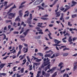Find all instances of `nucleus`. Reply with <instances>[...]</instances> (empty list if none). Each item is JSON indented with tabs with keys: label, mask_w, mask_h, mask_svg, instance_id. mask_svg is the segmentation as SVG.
<instances>
[{
	"label": "nucleus",
	"mask_w": 77,
	"mask_h": 77,
	"mask_svg": "<svg viewBox=\"0 0 77 77\" xmlns=\"http://www.w3.org/2000/svg\"><path fill=\"white\" fill-rule=\"evenodd\" d=\"M32 57L34 58L33 59V60H35V62H41V61L42 60V59H38V58H36V57L34 56H32Z\"/></svg>",
	"instance_id": "7ed1b4c3"
},
{
	"label": "nucleus",
	"mask_w": 77,
	"mask_h": 77,
	"mask_svg": "<svg viewBox=\"0 0 77 77\" xmlns=\"http://www.w3.org/2000/svg\"><path fill=\"white\" fill-rule=\"evenodd\" d=\"M16 53V50H14V51L12 52L11 53H13V54H14V53Z\"/></svg>",
	"instance_id": "5fc2aeb1"
},
{
	"label": "nucleus",
	"mask_w": 77,
	"mask_h": 77,
	"mask_svg": "<svg viewBox=\"0 0 77 77\" xmlns=\"http://www.w3.org/2000/svg\"><path fill=\"white\" fill-rule=\"evenodd\" d=\"M34 5H38V2L37 0L35 1L33 3Z\"/></svg>",
	"instance_id": "f704fd0d"
},
{
	"label": "nucleus",
	"mask_w": 77,
	"mask_h": 77,
	"mask_svg": "<svg viewBox=\"0 0 77 77\" xmlns=\"http://www.w3.org/2000/svg\"><path fill=\"white\" fill-rule=\"evenodd\" d=\"M24 45H25V47H28V45L27 44H26L25 43L23 44Z\"/></svg>",
	"instance_id": "e2e57ef3"
},
{
	"label": "nucleus",
	"mask_w": 77,
	"mask_h": 77,
	"mask_svg": "<svg viewBox=\"0 0 77 77\" xmlns=\"http://www.w3.org/2000/svg\"><path fill=\"white\" fill-rule=\"evenodd\" d=\"M41 5H42V7L44 8V6L45 5V4L44 3H42V4Z\"/></svg>",
	"instance_id": "4d7b16f0"
},
{
	"label": "nucleus",
	"mask_w": 77,
	"mask_h": 77,
	"mask_svg": "<svg viewBox=\"0 0 77 77\" xmlns=\"http://www.w3.org/2000/svg\"><path fill=\"white\" fill-rule=\"evenodd\" d=\"M23 51L24 52V53H26L28 51V48H27L26 49L25 48H23Z\"/></svg>",
	"instance_id": "1a4fd4ad"
},
{
	"label": "nucleus",
	"mask_w": 77,
	"mask_h": 77,
	"mask_svg": "<svg viewBox=\"0 0 77 77\" xmlns=\"http://www.w3.org/2000/svg\"><path fill=\"white\" fill-rule=\"evenodd\" d=\"M42 75H44V74H45V72L43 71L42 72Z\"/></svg>",
	"instance_id": "338daca9"
},
{
	"label": "nucleus",
	"mask_w": 77,
	"mask_h": 77,
	"mask_svg": "<svg viewBox=\"0 0 77 77\" xmlns=\"http://www.w3.org/2000/svg\"><path fill=\"white\" fill-rule=\"evenodd\" d=\"M56 15H57L56 17H59L60 16V12H58L56 13Z\"/></svg>",
	"instance_id": "f8f14e48"
},
{
	"label": "nucleus",
	"mask_w": 77,
	"mask_h": 77,
	"mask_svg": "<svg viewBox=\"0 0 77 77\" xmlns=\"http://www.w3.org/2000/svg\"><path fill=\"white\" fill-rule=\"evenodd\" d=\"M45 68V71H47V70L49 69H50V64H49Z\"/></svg>",
	"instance_id": "423d86ee"
},
{
	"label": "nucleus",
	"mask_w": 77,
	"mask_h": 77,
	"mask_svg": "<svg viewBox=\"0 0 77 77\" xmlns=\"http://www.w3.org/2000/svg\"><path fill=\"white\" fill-rule=\"evenodd\" d=\"M72 3L73 5H71V7H72L74 6H75L77 4V2H75L74 1L72 2Z\"/></svg>",
	"instance_id": "4468645a"
},
{
	"label": "nucleus",
	"mask_w": 77,
	"mask_h": 77,
	"mask_svg": "<svg viewBox=\"0 0 77 77\" xmlns=\"http://www.w3.org/2000/svg\"><path fill=\"white\" fill-rule=\"evenodd\" d=\"M66 75V77H69V75H68V74L66 73H64V74L63 75V77H65Z\"/></svg>",
	"instance_id": "a878e982"
},
{
	"label": "nucleus",
	"mask_w": 77,
	"mask_h": 77,
	"mask_svg": "<svg viewBox=\"0 0 77 77\" xmlns=\"http://www.w3.org/2000/svg\"><path fill=\"white\" fill-rule=\"evenodd\" d=\"M6 65V63H1L0 64V71H1V69H2L4 66H5Z\"/></svg>",
	"instance_id": "6e6552de"
},
{
	"label": "nucleus",
	"mask_w": 77,
	"mask_h": 77,
	"mask_svg": "<svg viewBox=\"0 0 77 77\" xmlns=\"http://www.w3.org/2000/svg\"><path fill=\"white\" fill-rule=\"evenodd\" d=\"M69 8H66L63 11V12H66L68 10V9Z\"/></svg>",
	"instance_id": "a18cd8bd"
},
{
	"label": "nucleus",
	"mask_w": 77,
	"mask_h": 77,
	"mask_svg": "<svg viewBox=\"0 0 77 77\" xmlns=\"http://www.w3.org/2000/svg\"><path fill=\"white\" fill-rule=\"evenodd\" d=\"M26 58L27 59V60L28 61H30V57H29V56H27L26 57Z\"/></svg>",
	"instance_id": "58836bf2"
},
{
	"label": "nucleus",
	"mask_w": 77,
	"mask_h": 77,
	"mask_svg": "<svg viewBox=\"0 0 77 77\" xmlns=\"http://www.w3.org/2000/svg\"><path fill=\"white\" fill-rule=\"evenodd\" d=\"M55 69H56V67H54L52 68L51 69V72H53L54 71Z\"/></svg>",
	"instance_id": "a211bd4d"
},
{
	"label": "nucleus",
	"mask_w": 77,
	"mask_h": 77,
	"mask_svg": "<svg viewBox=\"0 0 77 77\" xmlns=\"http://www.w3.org/2000/svg\"><path fill=\"white\" fill-rule=\"evenodd\" d=\"M50 54L52 55L53 54V51L51 50L49 51V53Z\"/></svg>",
	"instance_id": "79ce46f5"
},
{
	"label": "nucleus",
	"mask_w": 77,
	"mask_h": 77,
	"mask_svg": "<svg viewBox=\"0 0 77 77\" xmlns=\"http://www.w3.org/2000/svg\"><path fill=\"white\" fill-rule=\"evenodd\" d=\"M6 75V74L5 73H0V75H3L4 76H5Z\"/></svg>",
	"instance_id": "c9c22d12"
},
{
	"label": "nucleus",
	"mask_w": 77,
	"mask_h": 77,
	"mask_svg": "<svg viewBox=\"0 0 77 77\" xmlns=\"http://www.w3.org/2000/svg\"><path fill=\"white\" fill-rule=\"evenodd\" d=\"M63 64V62H62L61 63H60L59 64H58V66H61V65H62Z\"/></svg>",
	"instance_id": "e433bc0d"
},
{
	"label": "nucleus",
	"mask_w": 77,
	"mask_h": 77,
	"mask_svg": "<svg viewBox=\"0 0 77 77\" xmlns=\"http://www.w3.org/2000/svg\"><path fill=\"white\" fill-rule=\"evenodd\" d=\"M29 27H33L34 26L30 24L29 25Z\"/></svg>",
	"instance_id": "680f3d73"
},
{
	"label": "nucleus",
	"mask_w": 77,
	"mask_h": 77,
	"mask_svg": "<svg viewBox=\"0 0 77 77\" xmlns=\"http://www.w3.org/2000/svg\"><path fill=\"white\" fill-rule=\"evenodd\" d=\"M20 20H21V19L20 18L19 16H18L15 20V21H17L18 22H20Z\"/></svg>",
	"instance_id": "2eb2a0df"
},
{
	"label": "nucleus",
	"mask_w": 77,
	"mask_h": 77,
	"mask_svg": "<svg viewBox=\"0 0 77 77\" xmlns=\"http://www.w3.org/2000/svg\"><path fill=\"white\" fill-rule=\"evenodd\" d=\"M37 54L38 55H39V56H42V57L44 56V55H43V54L41 53H38Z\"/></svg>",
	"instance_id": "412c9836"
},
{
	"label": "nucleus",
	"mask_w": 77,
	"mask_h": 77,
	"mask_svg": "<svg viewBox=\"0 0 77 77\" xmlns=\"http://www.w3.org/2000/svg\"><path fill=\"white\" fill-rule=\"evenodd\" d=\"M37 4L39 5L40 4V3H42V0H37Z\"/></svg>",
	"instance_id": "c85d7f7f"
},
{
	"label": "nucleus",
	"mask_w": 77,
	"mask_h": 77,
	"mask_svg": "<svg viewBox=\"0 0 77 77\" xmlns=\"http://www.w3.org/2000/svg\"><path fill=\"white\" fill-rule=\"evenodd\" d=\"M13 33L14 34H18V33H19V32L18 31H14L13 32Z\"/></svg>",
	"instance_id": "37998d69"
},
{
	"label": "nucleus",
	"mask_w": 77,
	"mask_h": 77,
	"mask_svg": "<svg viewBox=\"0 0 77 77\" xmlns=\"http://www.w3.org/2000/svg\"><path fill=\"white\" fill-rule=\"evenodd\" d=\"M57 72H54V74L52 75V77H54L57 75Z\"/></svg>",
	"instance_id": "4be33fe9"
},
{
	"label": "nucleus",
	"mask_w": 77,
	"mask_h": 77,
	"mask_svg": "<svg viewBox=\"0 0 77 77\" xmlns=\"http://www.w3.org/2000/svg\"><path fill=\"white\" fill-rule=\"evenodd\" d=\"M69 42H72V39H69Z\"/></svg>",
	"instance_id": "bf43d9fd"
},
{
	"label": "nucleus",
	"mask_w": 77,
	"mask_h": 77,
	"mask_svg": "<svg viewBox=\"0 0 77 77\" xmlns=\"http://www.w3.org/2000/svg\"><path fill=\"white\" fill-rule=\"evenodd\" d=\"M24 68H23L20 70L21 73H23L24 72Z\"/></svg>",
	"instance_id": "4c0bfd02"
},
{
	"label": "nucleus",
	"mask_w": 77,
	"mask_h": 77,
	"mask_svg": "<svg viewBox=\"0 0 77 77\" xmlns=\"http://www.w3.org/2000/svg\"><path fill=\"white\" fill-rule=\"evenodd\" d=\"M23 7H24V5H21L20 6L19 8V9H21Z\"/></svg>",
	"instance_id": "09e8293b"
},
{
	"label": "nucleus",
	"mask_w": 77,
	"mask_h": 77,
	"mask_svg": "<svg viewBox=\"0 0 77 77\" xmlns=\"http://www.w3.org/2000/svg\"><path fill=\"white\" fill-rule=\"evenodd\" d=\"M74 67H73V71H75V69H76V68H77V62H75L74 63Z\"/></svg>",
	"instance_id": "39448f33"
},
{
	"label": "nucleus",
	"mask_w": 77,
	"mask_h": 77,
	"mask_svg": "<svg viewBox=\"0 0 77 77\" xmlns=\"http://www.w3.org/2000/svg\"><path fill=\"white\" fill-rule=\"evenodd\" d=\"M50 56H51L50 54H46L45 55V57H50Z\"/></svg>",
	"instance_id": "aec40b11"
},
{
	"label": "nucleus",
	"mask_w": 77,
	"mask_h": 77,
	"mask_svg": "<svg viewBox=\"0 0 77 77\" xmlns=\"http://www.w3.org/2000/svg\"><path fill=\"white\" fill-rule=\"evenodd\" d=\"M41 37V35H40L36 37L35 38L36 39H40V37Z\"/></svg>",
	"instance_id": "72a5a7b5"
},
{
	"label": "nucleus",
	"mask_w": 77,
	"mask_h": 77,
	"mask_svg": "<svg viewBox=\"0 0 77 77\" xmlns=\"http://www.w3.org/2000/svg\"><path fill=\"white\" fill-rule=\"evenodd\" d=\"M65 69H63V70H62L61 71L60 73H63L64 72H65Z\"/></svg>",
	"instance_id": "49530a36"
},
{
	"label": "nucleus",
	"mask_w": 77,
	"mask_h": 77,
	"mask_svg": "<svg viewBox=\"0 0 77 77\" xmlns=\"http://www.w3.org/2000/svg\"><path fill=\"white\" fill-rule=\"evenodd\" d=\"M46 60L47 59L45 58H44V59H43V62H45Z\"/></svg>",
	"instance_id": "052dcab7"
},
{
	"label": "nucleus",
	"mask_w": 77,
	"mask_h": 77,
	"mask_svg": "<svg viewBox=\"0 0 77 77\" xmlns=\"http://www.w3.org/2000/svg\"><path fill=\"white\" fill-rule=\"evenodd\" d=\"M57 1H58L57 0V1H55L54 3H53V5H50V7H51V8H53V7L56 3V2H57Z\"/></svg>",
	"instance_id": "dca6fc26"
},
{
	"label": "nucleus",
	"mask_w": 77,
	"mask_h": 77,
	"mask_svg": "<svg viewBox=\"0 0 77 77\" xmlns=\"http://www.w3.org/2000/svg\"><path fill=\"white\" fill-rule=\"evenodd\" d=\"M66 47V46H62L61 47H59L60 49H62V48H65Z\"/></svg>",
	"instance_id": "c03bdc74"
},
{
	"label": "nucleus",
	"mask_w": 77,
	"mask_h": 77,
	"mask_svg": "<svg viewBox=\"0 0 77 77\" xmlns=\"http://www.w3.org/2000/svg\"><path fill=\"white\" fill-rule=\"evenodd\" d=\"M64 9H65V8H63V7L62 6L61 7L60 10V11H63L64 10Z\"/></svg>",
	"instance_id": "ea45409f"
},
{
	"label": "nucleus",
	"mask_w": 77,
	"mask_h": 77,
	"mask_svg": "<svg viewBox=\"0 0 77 77\" xmlns=\"http://www.w3.org/2000/svg\"><path fill=\"white\" fill-rule=\"evenodd\" d=\"M37 8H39V10H40V9H42V10H44V8L41 7V6H38Z\"/></svg>",
	"instance_id": "5701e85b"
},
{
	"label": "nucleus",
	"mask_w": 77,
	"mask_h": 77,
	"mask_svg": "<svg viewBox=\"0 0 77 77\" xmlns=\"http://www.w3.org/2000/svg\"><path fill=\"white\" fill-rule=\"evenodd\" d=\"M48 32H49V34H48V35L50 39H53V38L52 37H51V35H51V33H50V31H48Z\"/></svg>",
	"instance_id": "f3484780"
},
{
	"label": "nucleus",
	"mask_w": 77,
	"mask_h": 77,
	"mask_svg": "<svg viewBox=\"0 0 77 77\" xmlns=\"http://www.w3.org/2000/svg\"><path fill=\"white\" fill-rule=\"evenodd\" d=\"M29 15L30 17L29 19V20H32V14H29Z\"/></svg>",
	"instance_id": "bb28decb"
},
{
	"label": "nucleus",
	"mask_w": 77,
	"mask_h": 77,
	"mask_svg": "<svg viewBox=\"0 0 77 77\" xmlns=\"http://www.w3.org/2000/svg\"><path fill=\"white\" fill-rule=\"evenodd\" d=\"M26 54H24L23 56L20 58V60H23V59H24V57H25V56H26Z\"/></svg>",
	"instance_id": "7c9ffc66"
},
{
	"label": "nucleus",
	"mask_w": 77,
	"mask_h": 77,
	"mask_svg": "<svg viewBox=\"0 0 77 77\" xmlns=\"http://www.w3.org/2000/svg\"><path fill=\"white\" fill-rule=\"evenodd\" d=\"M8 3V2H5V4L4 5V6H7V3Z\"/></svg>",
	"instance_id": "13d9d810"
},
{
	"label": "nucleus",
	"mask_w": 77,
	"mask_h": 77,
	"mask_svg": "<svg viewBox=\"0 0 77 77\" xmlns=\"http://www.w3.org/2000/svg\"><path fill=\"white\" fill-rule=\"evenodd\" d=\"M77 56V54H75L73 55L72 56Z\"/></svg>",
	"instance_id": "774afa93"
},
{
	"label": "nucleus",
	"mask_w": 77,
	"mask_h": 77,
	"mask_svg": "<svg viewBox=\"0 0 77 77\" xmlns=\"http://www.w3.org/2000/svg\"><path fill=\"white\" fill-rule=\"evenodd\" d=\"M3 35H4V38H3V40H4L6 38V35L4 34H3Z\"/></svg>",
	"instance_id": "a19ab883"
},
{
	"label": "nucleus",
	"mask_w": 77,
	"mask_h": 77,
	"mask_svg": "<svg viewBox=\"0 0 77 77\" xmlns=\"http://www.w3.org/2000/svg\"><path fill=\"white\" fill-rule=\"evenodd\" d=\"M48 17V14H45V15H44L42 16V17Z\"/></svg>",
	"instance_id": "3c124183"
},
{
	"label": "nucleus",
	"mask_w": 77,
	"mask_h": 77,
	"mask_svg": "<svg viewBox=\"0 0 77 77\" xmlns=\"http://www.w3.org/2000/svg\"><path fill=\"white\" fill-rule=\"evenodd\" d=\"M22 12L23 11H22V10H20L19 11V13L20 17H21L23 16V13H22Z\"/></svg>",
	"instance_id": "ddd939ff"
},
{
	"label": "nucleus",
	"mask_w": 77,
	"mask_h": 77,
	"mask_svg": "<svg viewBox=\"0 0 77 77\" xmlns=\"http://www.w3.org/2000/svg\"><path fill=\"white\" fill-rule=\"evenodd\" d=\"M21 40L23 42H25L26 41V39L25 38H21Z\"/></svg>",
	"instance_id": "864d4df0"
},
{
	"label": "nucleus",
	"mask_w": 77,
	"mask_h": 77,
	"mask_svg": "<svg viewBox=\"0 0 77 77\" xmlns=\"http://www.w3.org/2000/svg\"><path fill=\"white\" fill-rule=\"evenodd\" d=\"M15 8H17V6H15V5H14L13 6L10 8L9 11L8 12L7 14H8L11 13V12H12V11L13 9H14Z\"/></svg>",
	"instance_id": "20e7f679"
},
{
	"label": "nucleus",
	"mask_w": 77,
	"mask_h": 77,
	"mask_svg": "<svg viewBox=\"0 0 77 77\" xmlns=\"http://www.w3.org/2000/svg\"><path fill=\"white\" fill-rule=\"evenodd\" d=\"M18 47L19 50H21V49H22V48H23V45H20Z\"/></svg>",
	"instance_id": "6ab92c4d"
},
{
	"label": "nucleus",
	"mask_w": 77,
	"mask_h": 77,
	"mask_svg": "<svg viewBox=\"0 0 77 77\" xmlns=\"http://www.w3.org/2000/svg\"><path fill=\"white\" fill-rule=\"evenodd\" d=\"M63 14L62 13L61 14V17L60 18V20H63Z\"/></svg>",
	"instance_id": "cd10ccee"
},
{
	"label": "nucleus",
	"mask_w": 77,
	"mask_h": 77,
	"mask_svg": "<svg viewBox=\"0 0 77 77\" xmlns=\"http://www.w3.org/2000/svg\"><path fill=\"white\" fill-rule=\"evenodd\" d=\"M27 13V14H25L24 15V17H28L29 16V13H30V12L29 11H27L25 12V14H26V13Z\"/></svg>",
	"instance_id": "0eeeda50"
},
{
	"label": "nucleus",
	"mask_w": 77,
	"mask_h": 77,
	"mask_svg": "<svg viewBox=\"0 0 77 77\" xmlns=\"http://www.w3.org/2000/svg\"><path fill=\"white\" fill-rule=\"evenodd\" d=\"M38 33H39V34H44V33H43V32H38Z\"/></svg>",
	"instance_id": "69168bd1"
},
{
	"label": "nucleus",
	"mask_w": 77,
	"mask_h": 77,
	"mask_svg": "<svg viewBox=\"0 0 77 77\" xmlns=\"http://www.w3.org/2000/svg\"><path fill=\"white\" fill-rule=\"evenodd\" d=\"M24 27H23L21 31L20 32V34H21V33H22L23 32V31H24Z\"/></svg>",
	"instance_id": "473e14b6"
},
{
	"label": "nucleus",
	"mask_w": 77,
	"mask_h": 77,
	"mask_svg": "<svg viewBox=\"0 0 77 77\" xmlns=\"http://www.w3.org/2000/svg\"><path fill=\"white\" fill-rule=\"evenodd\" d=\"M54 42L55 43H57V44H59V43H60L61 42L60 41H59V40L55 39L54 40Z\"/></svg>",
	"instance_id": "9b49d317"
},
{
	"label": "nucleus",
	"mask_w": 77,
	"mask_h": 77,
	"mask_svg": "<svg viewBox=\"0 0 77 77\" xmlns=\"http://www.w3.org/2000/svg\"><path fill=\"white\" fill-rule=\"evenodd\" d=\"M69 54L68 53H64L63 54V56H64V57H66V56H68Z\"/></svg>",
	"instance_id": "b1692460"
},
{
	"label": "nucleus",
	"mask_w": 77,
	"mask_h": 77,
	"mask_svg": "<svg viewBox=\"0 0 77 77\" xmlns=\"http://www.w3.org/2000/svg\"><path fill=\"white\" fill-rule=\"evenodd\" d=\"M35 29L37 30L38 32H42V30L40 29V28L38 27H35Z\"/></svg>",
	"instance_id": "9d476101"
},
{
	"label": "nucleus",
	"mask_w": 77,
	"mask_h": 77,
	"mask_svg": "<svg viewBox=\"0 0 77 77\" xmlns=\"http://www.w3.org/2000/svg\"><path fill=\"white\" fill-rule=\"evenodd\" d=\"M46 60H47V61L45 62H44L42 64V65L41 66V68H44L45 66H47L51 63L50 62V60H49L48 58H47Z\"/></svg>",
	"instance_id": "f257e3e1"
},
{
	"label": "nucleus",
	"mask_w": 77,
	"mask_h": 77,
	"mask_svg": "<svg viewBox=\"0 0 77 77\" xmlns=\"http://www.w3.org/2000/svg\"><path fill=\"white\" fill-rule=\"evenodd\" d=\"M11 26L10 25L8 26V28L9 29H11Z\"/></svg>",
	"instance_id": "0e129e2a"
},
{
	"label": "nucleus",
	"mask_w": 77,
	"mask_h": 77,
	"mask_svg": "<svg viewBox=\"0 0 77 77\" xmlns=\"http://www.w3.org/2000/svg\"><path fill=\"white\" fill-rule=\"evenodd\" d=\"M16 14V13H14V14L12 13H10L8 14V18H9V19H12V18H14Z\"/></svg>",
	"instance_id": "f03ea898"
},
{
	"label": "nucleus",
	"mask_w": 77,
	"mask_h": 77,
	"mask_svg": "<svg viewBox=\"0 0 77 77\" xmlns=\"http://www.w3.org/2000/svg\"><path fill=\"white\" fill-rule=\"evenodd\" d=\"M73 41H74L77 40V37H74L72 38Z\"/></svg>",
	"instance_id": "603ef678"
},
{
	"label": "nucleus",
	"mask_w": 77,
	"mask_h": 77,
	"mask_svg": "<svg viewBox=\"0 0 77 77\" xmlns=\"http://www.w3.org/2000/svg\"><path fill=\"white\" fill-rule=\"evenodd\" d=\"M21 50H19V51H18V52L17 55V57H18V56H19V55H20V54H21Z\"/></svg>",
	"instance_id": "393cba45"
},
{
	"label": "nucleus",
	"mask_w": 77,
	"mask_h": 77,
	"mask_svg": "<svg viewBox=\"0 0 77 77\" xmlns=\"http://www.w3.org/2000/svg\"><path fill=\"white\" fill-rule=\"evenodd\" d=\"M9 7H10V6L9 5L8 6H7L4 9V10H6V9H7V8H9Z\"/></svg>",
	"instance_id": "8fccbe9b"
},
{
	"label": "nucleus",
	"mask_w": 77,
	"mask_h": 77,
	"mask_svg": "<svg viewBox=\"0 0 77 77\" xmlns=\"http://www.w3.org/2000/svg\"><path fill=\"white\" fill-rule=\"evenodd\" d=\"M77 16V15L76 14H75L73 15H72V18H74L75 17H76V16Z\"/></svg>",
	"instance_id": "2f4dec72"
},
{
	"label": "nucleus",
	"mask_w": 77,
	"mask_h": 77,
	"mask_svg": "<svg viewBox=\"0 0 77 77\" xmlns=\"http://www.w3.org/2000/svg\"><path fill=\"white\" fill-rule=\"evenodd\" d=\"M27 32H26V31L25 32H23V34H24V35L25 36H26V35H27Z\"/></svg>",
	"instance_id": "6e6d98bb"
},
{
	"label": "nucleus",
	"mask_w": 77,
	"mask_h": 77,
	"mask_svg": "<svg viewBox=\"0 0 77 77\" xmlns=\"http://www.w3.org/2000/svg\"><path fill=\"white\" fill-rule=\"evenodd\" d=\"M9 57V56H6L5 57H4L3 58V60H5V59H6L8 57Z\"/></svg>",
	"instance_id": "de8ad7c7"
},
{
	"label": "nucleus",
	"mask_w": 77,
	"mask_h": 77,
	"mask_svg": "<svg viewBox=\"0 0 77 77\" xmlns=\"http://www.w3.org/2000/svg\"><path fill=\"white\" fill-rule=\"evenodd\" d=\"M41 19H42V20H48V18H43V17H41Z\"/></svg>",
	"instance_id": "c756f323"
}]
</instances>
